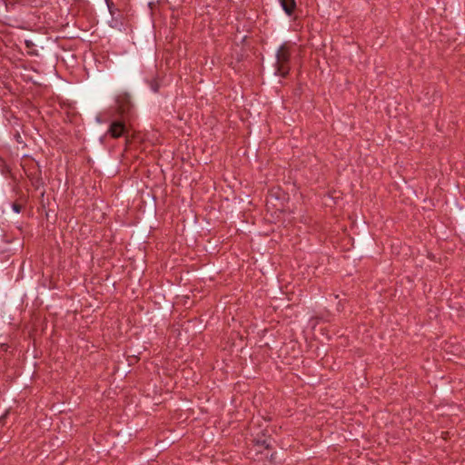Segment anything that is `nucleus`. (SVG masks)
Here are the masks:
<instances>
[{
  "instance_id": "f257e3e1",
  "label": "nucleus",
  "mask_w": 465,
  "mask_h": 465,
  "mask_svg": "<svg viewBox=\"0 0 465 465\" xmlns=\"http://www.w3.org/2000/svg\"><path fill=\"white\" fill-rule=\"evenodd\" d=\"M292 53V45L289 43H283L276 53V72L275 74L285 77L290 70L289 62Z\"/></svg>"
},
{
  "instance_id": "f03ea898",
  "label": "nucleus",
  "mask_w": 465,
  "mask_h": 465,
  "mask_svg": "<svg viewBox=\"0 0 465 465\" xmlns=\"http://www.w3.org/2000/svg\"><path fill=\"white\" fill-rule=\"evenodd\" d=\"M107 133L113 138H119L126 133V126L124 122L114 121L111 124Z\"/></svg>"
},
{
  "instance_id": "7ed1b4c3",
  "label": "nucleus",
  "mask_w": 465,
  "mask_h": 465,
  "mask_svg": "<svg viewBox=\"0 0 465 465\" xmlns=\"http://www.w3.org/2000/svg\"><path fill=\"white\" fill-rule=\"evenodd\" d=\"M280 5L286 15H292L296 8L295 0H280Z\"/></svg>"
},
{
  "instance_id": "20e7f679",
  "label": "nucleus",
  "mask_w": 465,
  "mask_h": 465,
  "mask_svg": "<svg viewBox=\"0 0 465 465\" xmlns=\"http://www.w3.org/2000/svg\"><path fill=\"white\" fill-rule=\"evenodd\" d=\"M13 209L15 213H20V206L19 205H16V204H14L13 205Z\"/></svg>"
},
{
  "instance_id": "39448f33",
  "label": "nucleus",
  "mask_w": 465,
  "mask_h": 465,
  "mask_svg": "<svg viewBox=\"0 0 465 465\" xmlns=\"http://www.w3.org/2000/svg\"><path fill=\"white\" fill-rule=\"evenodd\" d=\"M26 43V45L29 46L30 45V42L29 41H25Z\"/></svg>"
}]
</instances>
